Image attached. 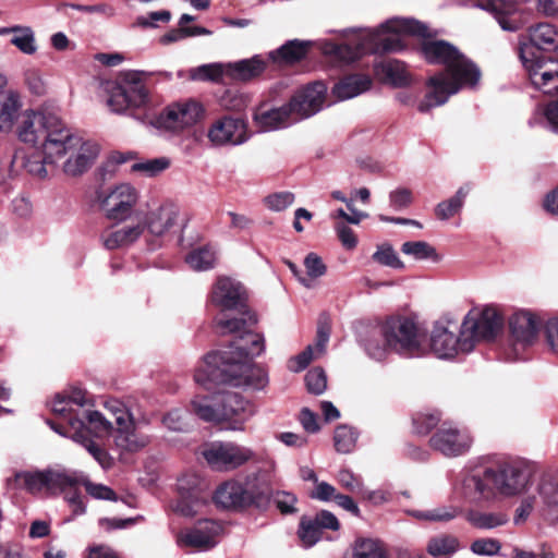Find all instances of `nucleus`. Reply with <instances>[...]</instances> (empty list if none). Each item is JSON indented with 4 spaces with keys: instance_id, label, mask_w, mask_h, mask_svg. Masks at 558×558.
<instances>
[{
    "instance_id": "f257e3e1",
    "label": "nucleus",
    "mask_w": 558,
    "mask_h": 558,
    "mask_svg": "<svg viewBox=\"0 0 558 558\" xmlns=\"http://www.w3.org/2000/svg\"><path fill=\"white\" fill-rule=\"evenodd\" d=\"M264 350V338L245 331L227 349L205 355L195 369L194 379L208 390L219 384L263 389L268 383L267 374L252 364V359L260 355Z\"/></svg>"
},
{
    "instance_id": "f03ea898",
    "label": "nucleus",
    "mask_w": 558,
    "mask_h": 558,
    "mask_svg": "<svg viewBox=\"0 0 558 558\" xmlns=\"http://www.w3.org/2000/svg\"><path fill=\"white\" fill-rule=\"evenodd\" d=\"M533 470L521 459H511L494 468L495 488L505 497L524 493L513 515V523L521 525L535 514L546 521L558 520V473H545L532 484Z\"/></svg>"
},
{
    "instance_id": "7ed1b4c3",
    "label": "nucleus",
    "mask_w": 558,
    "mask_h": 558,
    "mask_svg": "<svg viewBox=\"0 0 558 558\" xmlns=\"http://www.w3.org/2000/svg\"><path fill=\"white\" fill-rule=\"evenodd\" d=\"M421 51L428 63L441 64L445 69L427 80L428 90L417 106L420 112L425 113L432 108L442 106L461 89L473 88L478 84L481 78L478 66L452 44L425 39Z\"/></svg>"
},
{
    "instance_id": "20e7f679",
    "label": "nucleus",
    "mask_w": 558,
    "mask_h": 558,
    "mask_svg": "<svg viewBox=\"0 0 558 558\" xmlns=\"http://www.w3.org/2000/svg\"><path fill=\"white\" fill-rule=\"evenodd\" d=\"M408 35L428 37L425 24L405 17H392L377 29H365L344 44L325 41L323 52L340 62L350 63L364 53L398 52L405 48Z\"/></svg>"
},
{
    "instance_id": "39448f33",
    "label": "nucleus",
    "mask_w": 558,
    "mask_h": 558,
    "mask_svg": "<svg viewBox=\"0 0 558 558\" xmlns=\"http://www.w3.org/2000/svg\"><path fill=\"white\" fill-rule=\"evenodd\" d=\"M557 47L558 32L548 23L530 27L527 36L519 38V57L532 85L538 90H558V60L539 56V50L549 51Z\"/></svg>"
},
{
    "instance_id": "423d86ee",
    "label": "nucleus",
    "mask_w": 558,
    "mask_h": 558,
    "mask_svg": "<svg viewBox=\"0 0 558 558\" xmlns=\"http://www.w3.org/2000/svg\"><path fill=\"white\" fill-rule=\"evenodd\" d=\"M178 216L179 208L174 204L162 203L142 216L137 215V223L104 232L102 243L108 250L125 247L136 242L145 230L153 236H163L177 223Z\"/></svg>"
},
{
    "instance_id": "0eeeda50",
    "label": "nucleus",
    "mask_w": 558,
    "mask_h": 558,
    "mask_svg": "<svg viewBox=\"0 0 558 558\" xmlns=\"http://www.w3.org/2000/svg\"><path fill=\"white\" fill-rule=\"evenodd\" d=\"M380 335L393 353L405 357L427 354L425 336L417 325L403 316L389 317L380 324Z\"/></svg>"
},
{
    "instance_id": "6e6552de",
    "label": "nucleus",
    "mask_w": 558,
    "mask_h": 558,
    "mask_svg": "<svg viewBox=\"0 0 558 558\" xmlns=\"http://www.w3.org/2000/svg\"><path fill=\"white\" fill-rule=\"evenodd\" d=\"M153 72L130 70L121 73L119 81L108 84L107 105L112 112L122 113L129 108H141L148 101L145 83Z\"/></svg>"
},
{
    "instance_id": "1a4fd4ad",
    "label": "nucleus",
    "mask_w": 558,
    "mask_h": 558,
    "mask_svg": "<svg viewBox=\"0 0 558 558\" xmlns=\"http://www.w3.org/2000/svg\"><path fill=\"white\" fill-rule=\"evenodd\" d=\"M427 353H433L436 357L450 360L459 353L472 351V342L463 335L462 328L458 329L452 322H437L430 331L428 343H426Z\"/></svg>"
},
{
    "instance_id": "9d476101",
    "label": "nucleus",
    "mask_w": 558,
    "mask_h": 558,
    "mask_svg": "<svg viewBox=\"0 0 558 558\" xmlns=\"http://www.w3.org/2000/svg\"><path fill=\"white\" fill-rule=\"evenodd\" d=\"M202 456L207 464L216 471H232L250 461H255V451L232 441H214L206 445Z\"/></svg>"
},
{
    "instance_id": "9b49d317",
    "label": "nucleus",
    "mask_w": 558,
    "mask_h": 558,
    "mask_svg": "<svg viewBox=\"0 0 558 558\" xmlns=\"http://www.w3.org/2000/svg\"><path fill=\"white\" fill-rule=\"evenodd\" d=\"M140 199V193L130 183H120L98 195L100 209L106 218L117 222L128 220Z\"/></svg>"
},
{
    "instance_id": "f8f14e48",
    "label": "nucleus",
    "mask_w": 558,
    "mask_h": 558,
    "mask_svg": "<svg viewBox=\"0 0 558 558\" xmlns=\"http://www.w3.org/2000/svg\"><path fill=\"white\" fill-rule=\"evenodd\" d=\"M178 495L171 509L174 513L185 518H193L199 513L209 497L204 482L196 474H185L178 480Z\"/></svg>"
},
{
    "instance_id": "ddd939ff",
    "label": "nucleus",
    "mask_w": 558,
    "mask_h": 558,
    "mask_svg": "<svg viewBox=\"0 0 558 558\" xmlns=\"http://www.w3.org/2000/svg\"><path fill=\"white\" fill-rule=\"evenodd\" d=\"M206 137L215 148L240 146L250 138L247 123L241 118L221 116L209 123Z\"/></svg>"
},
{
    "instance_id": "4468645a",
    "label": "nucleus",
    "mask_w": 558,
    "mask_h": 558,
    "mask_svg": "<svg viewBox=\"0 0 558 558\" xmlns=\"http://www.w3.org/2000/svg\"><path fill=\"white\" fill-rule=\"evenodd\" d=\"M83 472L64 468L48 469V492L50 494H64L66 501L73 507V514H83L86 510L81 499L80 488Z\"/></svg>"
},
{
    "instance_id": "2eb2a0df",
    "label": "nucleus",
    "mask_w": 558,
    "mask_h": 558,
    "mask_svg": "<svg viewBox=\"0 0 558 558\" xmlns=\"http://www.w3.org/2000/svg\"><path fill=\"white\" fill-rule=\"evenodd\" d=\"M204 112V108L198 101L181 100L168 106L157 118V124L173 133L182 132L201 121Z\"/></svg>"
},
{
    "instance_id": "dca6fc26",
    "label": "nucleus",
    "mask_w": 558,
    "mask_h": 558,
    "mask_svg": "<svg viewBox=\"0 0 558 558\" xmlns=\"http://www.w3.org/2000/svg\"><path fill=\"white\" fill-rule=\"evenodd\" d=\"M81 136L73 133L59 118L56 125L51 126L41 145L46 162L56 165L63 160L80 145Z\"/></svg>"
},
{
    "instance_id": "f3484780",
    "label": "nucleus",
    "mask_w": 558,
    "mask_h": 558,
    "mask_svg": "<svg viewBox=\"0 0 558 558\" xmlns=\"http://www.w3.org/2000/svg\"><path fill=\"white\" fill-rule=\"evenodd\" d=\"M219 407V424L230 430H243L256 411L252 402L235 392L221 393Z\"/></svg>"
},
{
    "instance_id": "a211bd4d",
    "label": "nucleus",
    "mask_w": 558,
    "mask_h": 558,
    "mask_svg": "<svg viewBox=\"0 0 558 558\" xmlns=\"http://www.w3.org/2000/svg\"><path fill=\"white\" fill-rule=\"evenodd\" d=\"M326 97L327 86L323 82H314L296 90L288 101L295 122L319 112L325 105Z\"/></svg>"
},
{
    "instance_id": "6ab92c4d",
    "label": "nucleus",
    "mask_w": 558,
    "mask_h": 558,
    "mask_svg": "<svg viewBox=\"0 0 558 558\" xmlns=\"http://www.w3.org/2000/svg\"><path fill=\"white\" fill-rule=\"evenodd\" d=\"M502 320L494 308H484L481 313H469L461 325L463 335L472 342L493 339L501 329Z\"/></svg>"
},
{
    "instance_id": "aec40b11",
    "label": "nucleus",
    "mask_w": 558,
    "mask_h": 558,
    "mask_svg": "<svg viewBox=\"0 0 558 558\" xmlns=\"http://www.w3.org/2000/svg\"><path fill=\"white\" fill-rule=\"evenodd\" d=\"M508 325L513 345L524 349L537 340L542 318L536 312L521 308L510 315Z\"/></svg>"
},
{
    "instance_id": "412c9836",
    "label": "nucleus",
    "mask_w": 558,
    "mask_h": 558,
    "mask_svg": "<svg viewBox=\"0 0 558 558\" xmlns=\"http://www.w3.org/2000/svg\"><path fill=\"white\" fill-rule=\"evenodd\" d=\"M222 532V526L214 520L198 521L193 527L183 530L175 535L177 545L196 550H208L215 547Z\"/></svg>"
},
{
    "instance_id": "4be33fe9",
    "label": "nucleus",
    "mask_w": 558,
    "mask_h": 558,
    "mask_svg": "<svg viewBox=\"0 0 558 558\" xmlns=\"http://www.w3.org/2000/svg\"><path fill=\"white\" fill-rule=\"evenodd\" d=\"M473 439L465 428L444 424L429 439L433 449L446 457H458L466 453Z\"/></svg>"
},
{
    "instance_id": "5701e85b",
    "label": "nucleus",
    "mask_w": 558,
    "mask_h": 558,
    "mask_svg": "<svg viewBox=\"0 0 558 558\" xmlns=\"http://www.w3.org/2000/svg\"><path fill=\"white\" fill-rule=\"evenodd\" d=\"M108 410L114 418L117 434L114 442L118 448L126 452H135L147 445V438L138 436L133 430L131 414L120 402L108 405Z\"/></svg>"
},
{
    "instance_id": "b1692460",
    "label": "nucleus",
    "mask_w": 558,
    "mask_h": 558,
    "mask_svg": "<svg viewBox=\"0 0 558 558\" xmlns=\"http://www.w3.org/2000/svg\"><path fill=\"white\" fill-rule=\"evenodd\" d=\"M518 0H477L476 7L489 12L506 32L523 28L527 19L517 7Z\"/></svg>"
},
{
    "instance_id": "393cba45",
    "label": "nucleus",
    "mask_w": 558,
    "mask_h": 558,
    "mask_svg": "<svg viewBox=\"0 0 558 558\" xmlns=\"http://www.w3.org/2000/svg\"><path fill=\"white\" fill-rule=\"evenodd\" d=\"M252 120L262 132L278 131L296 123L289 102L276 107L267 100L255 107Z\"/></svg>"
},
{
    "instance_id": "a878e982",
    "label": "nucleus",
    "mask_w": 558,
    "mask_h": 558,
    "mask_svg": "<svg viewBox=\"0 0 558 558\" xmlns=\"http://www.w3.org/2000/svg\"><path fill=\"white\" fill-rule=\"evenodd\" d=\"M460 493L473 502L493 499L498 494L495 488L494 468L475 470L466 474L461 482Z\"/></svg>"
},
{
    "instance_id": "bb28decb",
    "label": "nucleus",
    "mask_w": 558,
    "mask_h": 558,
    "mask_svg": "<svg viewBox=\"0 0 558 558\" xmlns=\"http://www.w3.org/2000/svg\"><path fill=\"white\" fill-rule=\"evenodd\" d=\"M58 117L35 110H25L17 126L19 138L26 144H36L44 140L49 129L56 125Z\"/></svg>"
},
{
    "instance_id": "cd10ccee",
    "label": "nucleus",
    "mask_w": 558,
    "mask_h": 558,
    "mask_svg": "<svg viewBox=\"0 0 558 558\" xmlns=\"http://www.w3.org/2000/svg\"><path fill=\"white\" fill-rule=\"evenodd\" d=\"M244 300V289L240 282L229 277H219L210 292L211 304L221 310H236Z\"/></svg>"
},
{
    "instance_id": "c85d7f7f",
    "label": "nucleus",
    "mask_w": 558,
    "mask_h": 558,
    "mask_svg": "<svg viewBox=\"0 0 558 558\" xmlns=\"http://www.w3.org/2000/svg\"><path fill=\"white\" fill-rule=\"evenodd\" d=\"M98 155L97 144L80 138V145L63 159V172L70 177H77L87 171Z\"/></svg>"
},
{
    "instance_id": "c756f323",
    "label": "nucleus",
    "mask_w": 558,
    "mask_h": 558,
    "mask_svg": "<svg viewBox=\"0 0 558 558\" xmlns=\"http://www.w3.org/2000/svg\"><path fill=\"white\" fill-rule=\"evenodd\" d=\"M275 471V460L267 459L263 469L246 476L244 486L248 495H251L252 504L268 499L271 496L272 474Z\"/></svg>"
},
{
    "instance_id": "7c9ffc66",
    "label": "nucleus",
    "mask_w": 558,
    "mask_h": 558,
    "mask_svg": "<svg viewBox=\"0 0 558 558\" xmlns=\"http://www.w3.org/2000/svg\"><path fill=\"white\" fill-rule=\"evenodd\" d=\"M250 496L244 483L230 481L216 490L215 499L223 508H242L252 504Z\"/></svg>"
},
{
    "instance_id": "2f4dec72",
    "label": "nucleus",
    "mask_w": 558,
    "mask_h": 558,
    "mask_svg": "<svg viewBox=\"0 0 558 558\" xmlns=\"http://www.w3.org/2000/svg\"><path fill=\"white\" fill-rule=\"evenodd\" d=\"M372 86V80L365 74H352L344 76L336 83L331 89L335 100L343 101L356 97Z\"/></svg>"
},
{
    "instance_id": "473e14b6",
    "label": "nucleus",
    "mask_w": 558,
    "mask_h": 558,
    "mask_svg": "<svg viewBox=\"0 0 558 558\" xmlns=\"http://www.w3.org/2000/svg\"><path fill=\"white\" fill-rule=\"evenodd\" d=\"M12 35L10 43L20 52L26 56H34L38 51L35 31L28 25H12L0 27V36Z\"/></svg>"
},
{
    "instance_id": "72a5a7b5",
    "label": "nucleus",
    "mask_w": 558,
    "mask_h": 558,
    "mask_svg": "<svg viewBox=\"0 0 558 558\" xmlns=\"http://www.w3.org/2000/svg\"><path fill=\"white\" fill-rule=\"evenodd\" d=\"M22 97L17 90L7 89L0 95V132H10L22 109Z\"/></svg>"
},
{
    "instance_id": "f704fd0d",
    "label": "nucleus",
    "mask_w": 558,
    "mask_h": 558,
    "mask_svg": "<svg viewBox=\"0 0 558 558\" xmlns=\"http://www.w3.org/2000/svg\"><path fill=\"white\" fill-rule=\"evenodd\" d=\"M266 66V60L256 54L248 59L226 63V74L234 80L247 82L264 73Z\"/></svg>"
},
{
    "instance_id": "c9c22d12",
    "label": "nucleus",
    "mask_w": 558,
    "mask_h": 558,
    "mask_svg": "<svg viewBox=\"0 0 558 558\" xmlns=\"http://www.w3.org/2000/svg\"><path fill=\"white\" fill-rule=\"evenodd\" d=\"M221 393L213 396H195L191 400V409L201 420L219 423V398Z\"/></svg>"
},
{
    "instance_id": "e433bc0d",
    "label": "nucleus",
    "mask_w": 558,
    "mask_h": 558,
    "mask_svg": "<svg viewBox=\"0 0 558 558\" xmlns=\"http://www.w3.org/2000/svg\"><path fill=\"white\" fill-rule=\"evenodd\" d=\"M361 343L366 354L376 361H384L390 353H393L391 347L387 345V340L380 335V325L372 328L367 335L361 339Z\"/></svg>"
},
{
    "instance_id": "4c0bfd02",
    "label": "nucleus",
    "mask_w": 558,
    "mask_h": 558,
    "mask_svg": "<svg viewBox=\"0 0 558 558\" xmlns=\"http://www.w3.org/2000/svg\"><path fill=\"white\" fill-rule=\"evenodd\" d=\"M51 410L54 414L68 420L69 426L73 433L86 428L85 422L81 418L80 413L71 404V400L65 395H57L51 402Z\"/></svg>"
},
{
    "instance_id": "58836bf2",
    "label": "nucleus",
    "mask_w": 558,
    "mask_h": 558,
    "mask_svg": "<svg viewBox=\"0 0 558 558\" xmlns=\"http://www.w3.org/2000/svg\"><path fill=\"white\" fill-rule=\"evenodd\" d=\"M461 510L454 506H440L430 510H405V513L418 521L448 522L459 515Z\"/></svg>"
},
{
    "instance_id": "ea45409f",
    "label": "nucleus",
    "mask_w": 558,
    "mask_h": 558,
    "mask_svg": "<svg viewBox=\"0 0 558 558\" xmlns=\"http://www.w3.org/2000/svg\"><path fill=\"white\" fill-rule=\"evenodd\" d=\"M458 548V539L447 534H439L432 537L426 546L427 553L434 558H450Z\"/></svg>"
},
{
    "instance_id": "a19ab883",
    "label": "nucleus",
    "mask_w": 558,
    "mask_h": 558,
    "mask_svg": "<svg viewBox=\"0 0 558 558\" xmlns=\"http://www.w3.org/2000/svg\"><path fill=\"white\" fill-rule=\"evenodd\" d=\"M217 260V253L211 246H202L190 252L185 262L187 265L197 271L211 269Z\"/></svg>"
},
{
    "instance_id": "79ce46f5",
    "label": "nucleus",
    "mask_w": 558,
    "mask_h": 558,
    "mask_svg": "<svg viewBox=\"0 0 558 558\" xmlns=\"http://www.w3.org/2000/svg\"><path fill=\"white\" fill-rule=\"evenodd\" d=\"M70 437L81 444L104 469H109L112 465L111 457L88 437L87 427L73 433Z\"/></svg>"
},
{
    "instance_id": "37998d69",
    "label": "nucleus",
    "mask_w": 558,
    "mask_h": 558,
    "mask_svg": "<svg viewBox=\"0 0 558 558\" xmlns=\"http://www.w3.org/2000/svg\"><path fill=\"white\" fill-rule=\"evenodd\" d=\"M306 53V47L304 44L292 40L279 49L269 52V59L275 62L293 63L301 60Z\"/></svg>"
},
{
    "instance_id": "c03bdc74",
    "label": "nucleus",
    "mask_w": 558,
    "mask_h": 558,
    "mask_svg": "<svg viewBox=\"0 0 558 558\" xmlns=\"http://www.w3.org/2000/svg\"><path fill=\"white\" fill-rule=\"evenodd\" d=\"M401 252L417 260L428 259L438 263L441 259L435 247L425 241L404 242L401 246Z\"/></svg>"
},
{
    "instance_id": "a18cd8bd",
    "label": "nucleus",
    "mask_w": 558,
    "mask_h": 558,
    "mask_svg": "<svg viewBox=\"0 0 558 558\" xmlns=\"http://www.w3.org/2000/svg\"><path fill=\"white\" fill-rule=\"evenodd\" d=\"M466 520L478 529H494L508 522V517L501 512H478L470 511Z\"/></svg>"
},
{
    "instance_id": "49530a36",
    "label": "nucleus",
    "mask_w": 558,
    "mask_h": 558,
    "mask_svg": "<svg viewBox=\"0 0 558 558\" xmlns=\"http://www.w3.org/2000/svg\"><path fill=\"white\" fill-rule=\"evenodd\" d=\"M385 78L395 86H404L409 83V73L403 62L390 59L380 64Z\"/></svg>"
},
{
    "instance_id": "de8ad7c7",
    "label": "nucleus",
    "mask_w": 558,
    "mask_h": 558,
    "mask_svg": "<svg viewBox=\"0 0 558 558\" xmlns=\"http://www.w3.org/2000/svg\"><path fill=\"white\" fill-rule=\"evenodd\" d=\"M470 189L460 187L457 193L448 201L441 202L436 207V215L441 220H447L460 211Z\"/></svg>"
},
{
    "instance_id": "09e8293b",
    "label": "nucleus",
    "mask_w": 558,
    "mask_h": 558,
    "mask_svg": "<svg viewBox=\"0 0 558 558\" xmlns=\"http://www.w3.org/2000/svg\"><path fill=\"white\" fill-rule=\"evenodd\" d=\"M116 401H113L114 403ZM112 404V402H110ZM108 404H106V410L108 415H105L98 411H82L80 414L81 418L86 420L88 425L94 428L97 434L108 433L112 428V423L114 422L111 412L108 410Z\"/></svg>"
},
{
    "instance_id": "8fccbe9b",
    "label": "nucleus",
    "mask_w": 558,
    "mask_h": 558,
    "mask_svg": "<svg viewBox=\"0 0 558 558\" xmlns=\"http://www.w3.org/2000/svg\"><path fill=\"white\" fill-rule=\"evenodd\" d=\"M351 558H387L383 546L375 539L364 538L355 542Z\"/></svg>"
},
{
    "instance_id": "3c124183",
    "label": "nucleus",
    "mask_w": 558,
    "mask_h": 558,
    "mask_svg": "<svg viewBox=\"0 0 558 558\" xmlns=\"http://www.w3.org/2000/svg\"><path fill=\"white\" fill-rule=\"evenodd\" d=\"M357 435L349 426L340 425L333 434V445L339 453H349L355 447Z\"/></svg>"
},
{
    "instance_id": "603ef678",
    "label": "nucleus",
    "mask_w": 558,
    "mask_h": 558,
    "mask_svg": "<svg viewBox=\"0 0 558 558\" xmlns=\"http://www.w3.org/2000/svg\"><path fill=\"white\" fill-rule=\"evenodd\" d=\"M372 259L381 266L395 269H402L404 267L403 262L399 258L393 247L387 243L377 246L372 255Z\"/></svg>"
},
{
    "instance_id": "864d4df0",
    "label": "nucleus",
    "mask_w": 558,
    "mask_h": 558,
    "mask_svg": "<svg viewBox=\"0 0 558 558\" xmlns=\"http://www.w3.org/2000/svg\"><path fill=\"white\" fill-rule=\"evenodd\" d=\"M226 73V64L209 63L194 68L190 71V77L194 81H218Z\"/></svg>"
},
{
    "instance_id": "5fc2aeb1",
    "label": "nucleus",
    "mask_w": 558,
    "mask_h": 558,
    "mask_svg": "<svg viewBox=\"0 0 558 558\" xmlns=\"http://www.w3.org/2000/svg\"><path fill=\"white\" fill-rule=\"evenodd\" d=\"M17 480H22L26 489L33 494L43 489L48 492V469L36 472H25L16 475Z\"/></svg>"
},
{
    "instance_id": "6e6d98bb",
    "label": "nucleus",
    "mask_w": 558,
    "mask_h": 558,
    "mask_svg": "<svg viewBox=\"0 0 558 558\" xmlns=\"http://www.w3.org/2000/svg\"><path fill=\"white\" fill-rule=\"evenodd\" d=\"M22 165L29 174L39 179H45L48 175L46 166L50 163L46 162L45 155H43L41 150L40 153L33 151L32 154L24 156Z\"/></svg>"
},
{
    "instance_id": "4d7b16f0",
    "label": "nucleus",
    "mask_w": 558,
    "mask_h": 558,
    "mask_svg": "<svg viewBox=\"0 0 558 558\" xmlns=\"http://www.w3.org/2000/svg\"><path fill=\"white\" fill-rule=\"evenodd\" d=\"M298 535L304 547H312L319 541L320 530L313 519L303 517L300 521Z\"/></svg>"
},
{
    "instance_id": "13d9d810",
    "label": "nucleus",
    "mask_w": 558,
    "mask_h": 558,
    "mask_svg": "<svg viewBox=\"0 0 558 558\" xmlns=\"http://www.w3.org/2000/svg\"><path fill=\"white\" fill-rule=\"evenodd\" d=\"M170 159L168 157H159L147 159L136 162L132 166L135 172H142L147 177H155L170 167Z\"/></svg>"
},
{
    "instance_id": "bf43d9fd",
    "label": "nucleus",
    "mask_w": 558,
    "mask_h": 558,
    "mask_svg": "<svg viewBox=\"0 0 558 558\" xmlns=\"http://www.w3.org/2000/svg\"><path fill=\"white\" fill-rule=\"evenodd\" d=\"M305 384L308 392L322 395L327 388V376L322 367H314L305 375Z\"/></svg>"
},
{
    "instance_id": "052dcab7",
    "label": "nucleus",
    "mask_w": 558,
    "mask_h": 558,
    "mask_svg": "<svg viewBox=\"0 0 558 558\" xmlns=\"http://www.w3.org/2000/svg\"><path fill=\"white\" fill-rule=\"evenodd\" d=\"M271 496L276 507L282 514H293L298 511V498L294 494L286 490H279Z\"/></svg>"
},
{
    "instance_id": "680f3d73",
    "label": "nucleus",
    "mask_w": 558,
    "mask_h": 558,
    "mask_svg": "<svg viewBox=\"0 0 558 558\" xmlns=\"http://www.w3.org/2000/svg\"><path fill=\"white\" fill-rule=\"evenodd\" d=\"M294 198L293 193L283 191L268 195L265 197L264 202L268 209L282 211L293 204Z\"/></svg>"
},
{
    "instance_id": "e2e57ef3",
    "label": "nucleus",
    "mask_w": 558,
    "mask_h": 558,
    "mask_svg": "<svg viewBox=\"0 0 558 558\" xmlns=\"http://www.w3.org/2000/svg\"><path fill=\"white\" fill-rule=\"evenodd\" d=\"M82 486H84L86 492L95 499L117 500V495L110 487L92 483L85 474H83Z\"/></svg>"
},
{
    "instance_id": "0e129e2a",
    "label": "nucleus",
    "mask_w": 558,
    "mask_h": 558,
    "mask_svg": "<svg viewBox=\"0 0 558 558\" xmlns=\"http://www.w3.org/2000/svg\"><path fill=\"white\" fill-rule=\"evenodd\" d=\"M316 357L313 345H307L301 353L289 359L288 368L293 373H300Z\"/></svg>"
},
{
    "instance_id": "69168bd1",
    "label": "nucleus",
    "mask_w": 558,
    "mask_h": 558,
    "mask_svg": "<svg viewBox=\"0 0 558 558\" xmlns=\"http://www.w3.org/2000/svg\"><path fill=\"white\" fill-rule=\"evenodd\" d=\"M162 424L173 432H185L189 427L185 413L178 409L169 411L163 416Z\"/></svg>"
},
{
    "instance_id": "338daca9",
    "label": "nucleus",
    "mask_w": 558,
    "mask_h": 558,
    "mask_svg": "<svg viewBox=\"0 0 558 558\" xmlns=\"http://www.w3.org/2000/svg\"><path fill=\"white\" fill-rule=\"evenodd\" d=\"M338 483L351 493H360L363 488V481L360 476L355 475L351 470L341 469L337 474Z\"/></svg>"
},
{
    "instance_id": "774afa93",
    "label": "nucleus",
    "mask_w": 558,
    "mask_h": 558,
    "mask_svg": "<svg viewBox=\"0 0 558 558\" xmlns=\"http://www.w3.org/2000/svg\"><path fill=\"white\" fill-rule=\"evenodd\" d=\"M304 266L306 269V275L311 278H320L327 271L326 265L316 253H310L306 255L304 259Z\"/></svg>"
}]
</instances>
